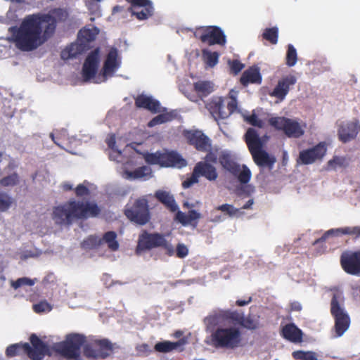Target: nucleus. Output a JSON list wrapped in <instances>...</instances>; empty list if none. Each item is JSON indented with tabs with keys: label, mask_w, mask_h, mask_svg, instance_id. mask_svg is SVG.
<instances>
[{
	"label": "nucleus",
	"mask_w": 360,
	"mask_h": 360,
	"mask_svg": "<svg viewBox=\"0 0 360 360\" xmlns=\"http://www.w3.org/2000/svg\"><path fill=\"white\" fill-rule=\"evenodd\" d=\"M66 18V11L60 8L51 9L48 13L27 15L19 26L8 28L10 41L22 51L36 50L54 34L57 22Z\"/></svg>",
	"instance_id": "nucleus-1"
},
{
	"label": "nucleus",
	"mask_w": 360,
	"mask_h": 360,
	"mask_svg": "<svg viewBox=\"0 0 360 360\" xmlns=\"http://www.w3.org/2000/svg\"><path fill=\"white\" fill-rule=\"evenodd\" d=\"M100 213L101 209L95 202L70 199L53 207L51 218L56 225L69 227L76 221L96 217Z\"/></svg>",
	"instance_id": "nucleus-2"
},
{
	"label": "nucleus",
	"mask_w": 360,
	"mask_h": 360,
	"mask_svg": "<svg viewBox=\"0 0 360 360\" xmlns=\"http://www.w3.org/2000/svg\"><path fill=\"white\" fill-rule=\"evenodd\" d=\"M245 140L256 165L271 169L276 160L262 149V142L257 131L253 128H249L245 134Z\"/></svg>",
	"instance_id": "nucleus-3"
},
{
	"label": "nucleus",
	"mask_w": 360,
	"mask_h": 360,
	"mask_svg": "<svg viewBox=\"0 0 360 360\" xmlns=\"http://www.w3.org/2000/svg\"><path fill=\"white\" fill-rule=\"evenodd\" d=\"M330 314L335 321V336L341 337L349 327L350 318L344 308V298L340 292L333 295L330 302Z\"/></svg>",
	"instance_id": "nucleus-4"
},
{
	"label": "nucleus",
	"mask_w": 360,
	"mask_h": 360,
	"mask_svg": "<svg viewBox=\"0 0 360 360\" xmlns=\"http://www.w3.org/2000/svg\"><path fill=\"white\" fill-rule=\"evenodd\" d=\"M156 248H163L168 256H172L174 254L173 245L166 240L165 235L159 233H150L143 231L139 237L136 254Z\"/></svg>",
	"instance_id": "nucleus-5"
},
{
	"label": "nucleus",
	"mask_w": 360,
	"mask_h": 360,
	"mask_svg": "<svg viewBox=\"0 0 360 360\" xmlns=\"http://www.w3.org/2000/svg\"><path fill=\"white\" fill-rule=\"evenodd\" d=\"M213 345L217 348L235 349L241 344V333L238 328H218L211 335Z\"/></svg>",
	"instance_id": "nucleus-6"
},
{
	"label": "nucleus",
	"mask_w": 360,
	"mask_h": 360,
	"mask_svg": "<svg viewBox=\"0 0 360 360\" xmlns=\"http://www.w3.org/2000/svg\"><path fill=\"white\" fill-rule=\"evenodd\" d=\"M85 342V337L80 334L68 335L65 340L58 342L55 350L64 358L77 360L80 357L81 347Z\"/></svg>",
	"instance_id": "nucleus-7"
},
{
	"label": "nucleus",
	"mask_w": 360,
	"mask_h": 360,
	"mask_svg": "<svg viewBox=\"0 0 360 360\" xmlns=\"http://www.w3.org/2000/svg\"><path fill=\"white\" fill-rule=\"evenodd\" d=\"M124 214L131 222L138 225H145L150 219L148 201L146 197H141L134 202L131 205H127Z\"/></svg>",
	"instance_id": "nucleus-8"
},
{
	"label": "nucleus",
	"mask_w": 360,
	"mask_h": 360,
	"mask_svg": "<svg viewBox=\"0 0 360 360\" xmlns=\"http://www.w3.org/2000/svg\"><path fill=\"white\" fill-rule=\"evenodd\" d=\"M194 37L202 43L209 46H224L226 37L221 27L215 25L202 26L197 27L193 33Z\"/></svg>",
	"instance_id": "nucleus-9"
},
{
	"label": "nucleus",
	"mask_w": 360,
	"mask_h": 360,
	"mask_svg": "<svg viewBox=\"0 0 360 360\" xmlns=\"http://www.w3.org/2000/svg\"><path fill=\"white\" fill-rule=\"evenodd\" d=\"M222 167L231 175L237 178L240 184H247L251 179V172L245 165H240L235 162L229 154H222L219 158Z\"/></svg>",
	"instance_id": "nucleus-10"
},
{
	"label": "nucleus",
	"mask_w": 360,
	"mask_h": 360,
	"mask_svg": "<svg viewBox=\"0 0 360 360\" xmlns=\"http://www.w3.org/2000/svg\"><path fill=\"white\" fill-rule=\"evenodd\" d=\"M203 176L210 181H215L218 177L216 168L207 162H198L194 167L191 176L182 183L184 188H188L198 182V178Z\"/></svg>",
	"instance_id": "nucleus-11"
},
{
	"label": "nucleus",
	"mask_w": 360,
	"mask_h": 360,
	"mask_svg": "<svg viewBox=\"0 0 360 360\" xmlns=\"http://www.w3.org/2000/svg\"><path fill=\"white\" fill-rule=\"evenodd\" d=\"M269 124L275 129L283 131L288 137L299 138L304 134V130L300 124L284 117H274L269 120Z\"/></svg>",
	"instance_id": "nucleus-12"
},
{
	"label": "nucleus",
	"mask_w": 360,
	"mask_h": 360,
	"mask_svg": "<svg viewBox=\"0 0 360 360\" xmlns=\"http://www.w3.org/2000/svg\"><path fill=\"white\" fill-rule=\"evenodd\" d=\"M112 352V345L107 339L96 340L84 348V354L87 358L105 359Z\"/></svg>",
	"instance_id": "nucleus-13"
},
{
	"label": "nucleus",
	"mask_w": 360,
	"mask_h": 360,
	"mask_svg": "<svg viewBox=\"0 0 360 360\" xmlns=\"http://www.w3.org/2000/svg\"><path fill=\"white\" fill-rule=\"evenodd\" d=\"M187 143L197 150L207 152L211 149V142L207 136L198 129H185L182 132Z\"/></svg>",
	"instance_id": "nucleus-14"
},
{
	"label": "nucleus",
	"mask_w": 360,
	"mask_h": 360,
	"mask_svg": "<svg viewBox=\"0 0 360 360\" xmlns=\"http://www.w3.org/2000/svg\"><path fill=\"white\" fill-rule=\"evenodd\" d=\"M342 269L347 274L360 276V249L344 251L340 258Z\"/></svg>",
	"instance_id": "nucleus-15"
},
{
	"label": "nucleus",
	"mask_w": 360,
	"mask_h": 360,
	"mask_svg": "<svg viewBox=\"0 0 360 360\" xmlns=\"http://www.w3.org/2000/svg\"><path fill=\"white\" fill-rule=\"evenodd\" d=\"M327 148L325 143L321 142L315 146L301 150L297 158V163L301 165H311L316 161L321 160L326 154Z\"/></svg>",
	"instance_id": "nucleus-16"
},
{
	"label": "nucleus",
	"mask_w": 360,
	"mask_h": 360,
	"mask_svg": "<svg viewBox=\"0 0 360 360\" xmlns=\"http://www.w3.org/2000/svg\"><path fill=\"white\" fill-rule=\"evenodd\" d=\"M30 341L32 347L30 344L25 345L27 356L32 360H42L44 356L49 352V346L34 333L30 336Z\"/></svg>",
	"instance_id": "nucleus-17"
},
{
	"label": "nucleus",
	"mask_w": 360,
	"mask_h": 360,
	"mask_svg": "<svg viewBox=\"0 0 360 360\" xmlns=\"http://www.w3.org/2000/svg\"><path fill=\"white\" fill-rule=\"evenodd\" d=\"M129 2L131 4L130 12L138 20H144L153 16L154 7L150 0H129Z\"/></svg>",
	"instance_id": "nucleus-18"
},
{
	"label": "nucleus",
	"mask_w": 360,
	"mask_h": 360,
	"mask_svg": "<svg viewBox=\"0 0 360 360\" xmlns=\"http://www.w3.org/2000/svg\"><path fill=\"white\" fill-rule=\"evenodd\" d=\"M121 59L119 58L118 50L115 47H111L108 53L102 68L103 81L107 77L113 76L114 73L120 67Z\"/></svg>",
	"instance_id": "nucleus-19"
},
{
	"label": "nucleus",
	"mask_w": 360,
	"mask_h": 360,
	"mask_svg": "<svg viewBox=\"0 0 360 360\" xmlns=\"http://www.w3.org/2000/svg\"><path fill=\"white\" fill-rule=\"evenodd\" d=\"M100 58L99 48L92 51L85 59L82 68V77L85 82L93 79L97 72Z\"/></svg>",
	"instance_id": "nucleus-20"
},
{
	"label": "nucleus",
	"mask_w": 360,
	"mask_h": 360,
	"mask_svg": "<svg viewBox=\"0 0 360 360\" xmlns=\"http://www.w3.org/2000/svg\"><path fill=\"white\" fill-rule=\"evenodd\" d=\"M296 82L297 78L293 75L283 77L278 80L274 90L269 93V95L278 98L281 101H283L288 94L290 86H294Z\"/></svg>",
	"instance_id": "nucleus-21"
},
{
	"label": "nucleus",
	"mask_w": 360,
	"mask_h": 360,
	"mask_svg": "<svg viewBox=\"0 0 360 360\" xmlns=\"http://www.w3.org/2000/svg\"><path fill=\"white\" fill-rule=\"evenodd\" d=\"M243 313L238 311L222 310L219 313L211 315L206 318L210 323H217L219 321L223 320L229 321L233 325H240L243 321Z\"/></svg>",
	"instance_id": "nucleus-22"
},
{
	"label": "nucleus",
	"mask_w": 360,
	"mask_h": 360,
	"mask_svg": "<svg viewBox=\"0 0 360 360\" xmlns=\"http://www.w3.org/2000/svg\"><path fill=\"white\" fill-rule=\"evenodd\" d=\"M206 108L216 120H224L229 117V112H226V106L221 97L212 98L206 104Z\"/></svg>",
	"instance_id": "nucleus-23"
},
{
	"label": "nucleus",
	"mask_w": 360,
	"mask_h": 360,
	"mask_svg": "<svg viewBox=\"0 0 360 360\" xmlns=\"http://www.w3.org/2000/svg\"><path fill=\"white\" fill-rule=\"evenodd\" d=\"M359 131V127L357 122H348L340 125L338 134L340 141L342 143H347L354 139Z\"/></svg>",
	"instance_id": "nucleus-24"
},
{
	"label": "nucleus",
	"mask_w": 360,
	"mask_h": 360,
	"mask_svg": "<svg viewBox=\"0 0 360 360\" xmlns=\"http://www.w3.org/2000/svg\"><path fill=\"white\" fill-rule=\"evenodd\" d=\"M135 105L139 108L146 109L153 113L160 112V103L150 96L140 94L135 98Z\"/></svg>",
	"instance_id": "nucleus-25"
},
{
	"label": "nucleus",
	"mask_w": 360,
	"mask_h": 360,
	"mask_svg": "<svg viewBox=\"0 0 360 360\" xmlns=\"http://www.w3.org/2000/svg\"><path fill=\"white\" fill-rule=\"evenodd\" d=\"M186 165V160L177 153H160V166L182 167Z\"/></svg>",
	"instance_id": "nucleus-26"
},
{
	"label": "nucleus",
	"mask_w": 360,
	"mask_h": 360,
	"mask_svg": "<svg viewBox=\"0 0 360 360\" xmlns=\"http://www.w3.org/2000/svg\"><path fill=\"white\" fill-rule=\"evenodd\" d=\"M89 48V46H86L84 43H80L77 41L64 49L60 53V57L64 60L74 58L85 52Z\"/></svg>",
	"instance_id": "nucleus-27"
},
{
	"label": "nucleus",
	"mask_w": 360,
	"mask_h": 360,
	"mask_svg": "<svg viewBox=\"0 0 360 360\" xmlns=\"http://www.w3.org/2000/svg\"><path fill=\"white\" fill-rule=\"evenodd\" d=\"M281 334L284 339L291 342L297 343L302 341L303 333L294 323H288L284 326Z\"/></svg>",
	"instance_id": "nucleus-28"
},
{
	"label": "nucleus",
	"mask_w": 360,
	"mask_h": 360,
	"mask_svg": "<svg viewBox=\"0 0 360 360\" xmlns=\"http://www.w3.org/2000/svg\"><path fill=\"white\" fill-rule=\"evenodd\" d=\"M240 82L244 86H248L249 84H261L262 75L259 68L254 65L245 70L241 75Z\"/></svg>",
	"instance_id": "nucleus-29"
},
{
	"label": "nucleus",
	"mask_w": 360,
	"mask_h": 360,
	"mask_svg": "<svg viewBox=\"0 0 360 360\" xmlns=\"http://www.w3.org/2000/svg\"><path fill=\"white\" fill-rule=\"evenodd\" d=\"M99 32L100 30L97 27L93 25L85 26L79 31L77 41L89 46L90 42L96 39Z\"/></svg>",
	"instance_id": "nucleus-30"
},
{
	"label": "nucleus",
	"mask_w": 360,
	"mask_h": 360,
	"mask_svg": "<svg viewBox=\"0 0 360 360\" xmlns=\"http://www.w3.org/2000/svg\"><path fill=\"white\" fill-rule=\"evenodd\" d=\"M155 197L171 212H174L178 210L179 207L176 203L175 199L169 192L158 190L155 192Z\"/></svg>",
	"instance_id": "nucleus-31"
},
{
	"label": "nucleus",
	"mask_w": 360,
	"mask_h": 360,
	"mask_svg": "<svg viewBox=\"0 0 360 360\" xmlns=\"http://www.w3.org/2000/svg\"><path fill=\"white\" fill-rule=\"evenodd\" d=\"M195 93L200 97H206L214 91V84L210 81H198L193 84Z\"/></svg>",
	"instance_id": "nucleus-32"
},
{
	"label": "nucleus",
	"mask_w": 360,
	"mask_h": 360,
	"mask_svg": "<svg viewBox=\"0 0 360 360\" xmlns=\"http://www.w3.org/2000/svg\"><path fill=\"white\" fill-rule=\"evenodd\" d=\"M117 235L116 232L113 231H109L105 232L101 240V244L106 243L108 248L111 251H117L119 249L120 245L118 241L117 240Z\"/></svg>",
	"instance_id": "nucleus-33"
},
{
	"label": "nucleus",
	"mask_w": 360,
	"mask_h": 360,
	"mask_svg": "<svg viewBox=\"0 0 360 360\" xmlns=\"http://www.w3.org/2000/svg\"><path fill=\"white\" fill-rule=\"evenodd\" d=\"M184 341L180 340L177 342L163 341L155 344V349L159 352H169L174 349H176L178 347L182 345Z\"/></svg>",
	"instance_id": "nucleus-34"
},
{
	"label": "nucleus",
	"mask_w": 360,
	"mask_h": 360,
	"mask_svg": "<svg viewBox=\"0 0 360 360\" xmlns=\"http://www.w3.org/2000/svg\"><path fill=\"white\" fill-rule=\"evenodd\" d=\"M202 57L207 66L213 68L219 62V53L217 51L212 52L208 49H202Z\"/></svg>",
	"instance_id": "nucleus-35"
},
{
	"label": "nucleus",
	"mask_w": 360,
	"mask_h": 360,
	"mask_svg": "<svg viewBox=\"0 0 360 360\" xmlns=\"http://www.w3.org/2000/svg\"><path fill=\"white\" fill-rule=\"evenodd\" d=\"M26 344L28 343L20 342L9 345L6 349V356L8 358H11L18 355H20L22 354H25L27 355V350L25 347V345Z\"/></svg>",
	"instance_id": "nucleus-36"
},
{
	"label": "nucleus",
	"mask_w": 360,
	"mask_h": 360,
	"mask_svg": "<svg viewBox=\"0 0 360 360\" xmlns=\"http://www.w3.org/2000/svg\"><path fill=\"white\" fill-rule=\"evenodd\" d=\"M345 231H346V227L338 228V229H331L326 231L321 238L316 239L313 243V245H317L319 243L325 242L326 240L328 238H329V237H333V236L338 237V236H342V235H347Z\"/></svg>",
	"instance_id": "nucleus-37"
},
{
	"label": "nucleus",
	"mask_w": 360,
	"mask_h": 360,
	"mask_svg": "<svg viewBox=\"0 0 360 360\" xmlns=\"http://www.w3.org/2000/svg\"><path fill=\"white\" fill-rule=\"evenodd\" d=\"M175 117V115L173 112H169L165 113L160 114L155 117H153L148 124L149 127H153L156 125L166 123L167 122L172 121Z\"/></svg>",
	"instance_id": "nucleus-38"
},
{
	"label": "nucleus",
	"mask_w": 360,
	"mask_h": 360,
	"mask_svg": "<svg viewBox=\"0 0 360 360\" xmlns=\"http://www.w3.org/2000/svg\"><path fill=\"white\" fill-rule=\"evenodd\" d=\"M347 165L348 162L345 157L334 156L333 159L330 160L327 162V166L326 169L327 170H336L338 167H346Z\"/></svg>",
	"instance_id": "nucleus-39"
},
{
	"label": "nucleus",
	"mask_w": 360,
	"mask_h": 360,
	"mask_svg": "<svg viewBox=\"0 0 360 360\" xmlns=\"http://www.w3.org/2000/svg\"><path fill=\"white\" fill-rule=\"evenodd\" d=\"M264 39L269 41L271 44H276L278 39V29L277 27L264 29L262 33Z\"/></svg>",
	"instance_id": "nucleus-40"
},
{
	"label": "nucleus",
	"mask_w": 360,
	"mask_h": 360,
	"mask_svg": "<svg viewBox=\"0 0 360 360\" xmlns=\"http://www.w3.org/2000/svg\"><path fill=\"white\" fill-rule=\"evenodd\" d=\"M297 61V51L293 45L288 44L285 57V63L288 67H292L296 64Z\"/></svg>",
	"instance_id": "nucleus-41"
},
{
	"label": "nucleus",
	"mask_w": 360,
	"mask_h": 360,
	"mask_svg": "<svg viewBox=\"0 0 360 360\" xmlns=\"http://www.w3.org/2000/svg\"><path fill=\"white\" fill-rule=\"evenodd\" d=\"M150 173L151 169L146 166L140 167L131 172H127L128 177L134 179L143 178L146 175L150 174Z\"/></svg>",
	"instance_id": "nucleus-42"
},
{
	"label": "nucleus",
	"mask_w": 360,
	"mask_h": 360,
	"mask_svg": "<svg viewBox=\"0 0 360 360\" xmlns=\"http://www.w3.org/2000/svg\"><path fill=\"white\" fill-rule=\"evenodd\" d=\"M101 245V240L94 236H89L81 244L84 249H94Z\"/></svg>",
	"instance_id": "nucleus-43"
},
{
	"label": "nucleus",
	"mask_w": 360,
	"mask_h": 360,
	"mask_svg": "<svg viewBox=\"0 0 360 360\" xmlns=\"http://www.w3.org/2000/svg\"><path fill=\"white\" fill-rule=\"evenodd\" d=\"M18 182L19 176L15 172L0 179V185L4 187L15 186Z\"/></svg>",
	"instance_id": "nucleus-44"
},
{
	"label": "nucleus",
	"mask_w": 360,
	"mask_h": 360,
	"mask_svg": "<svg viewBox=\"0 0 360 360\" xmlns=\"http://www.w3.org/2000/svg\"><path fill=\"white\" fill-rule=\"evenodd\" d=\"M12 203V198L6 193L0 191V212H6L8 210Z\"/></svg>",
	"instance_id": "nucleus-45"
},
{
	"label": "nucleus",
	"mask_w": 360,
	"mask_h": 360,
	"mask_svg": "<svg viewBox=\"0 0 360 360\" xmlns=\"http://www.w3.org/2000/svg\"><path fill=\"white\" fill-rule=\"evenodd\" d=\"M292 356L300 360H318L314 352L296 351L292 353Z\"/></svg>",
	"instance_id": "nucleus-46"
},
{
	"label": "nucleus",
	"mask_w": 360,
	"mask_h": 360,
	"mask_svg": "<svg viewBox=\"0 0 360 360\" xmlns=\"http://www.w3.org/2000/svg\"><path fill=\"white\" fill-rule=\"evenodd\" d=\"M228 65L231 72L233 75H238L245 68V65L237 59L229 60Z\"/></svg>",
	"instance_id": "nucleus-47"
},
{
	"label": "nucleus",
	"mask_w": 360,
	"mask_h": 360,
	"mask_svg": "<svg viewBox=\"0 0 360 360\" xmlns=\"http://www.w3.org/2000/svg\"><path fill=\"white\" fill-rule=\"evenodd\" d=\"M239 326L249 330H255L258 328L259 323L250 317L245 318L243 315V321L240 323Z\"/></svg>",
	"instance_id": "nucleus-48"
},
{
	"label": "nucleus",
	"mask_w": 360,
	"mask_h": 360,
	"mask_svg": "<svg viewBox=\"0 0 360 360\" xmlns=\"http://www.w3.org/2000/svg\"><path fill=\"white\" fill-rule=\"evenodd\" d=\"M244 120L254 127H257L259 128H262L264 127V122L262 120L259 119L257 115L255 113H252L250 115L245 116Z\"/></svg>",
	"instance_id": "nucleus-49"
},
{
	"label": "nucleus",
	"mask_w": 360,
	"mask_h": 360,
	"mask_svg": "<svg viewBox=\"0 0 360 360\" xmlns=\"http://www.w3.org/2000/svg\"><path fill=\"white\" fill-rule=\"evenodd\" d=\"M216 210L226 212L227 214H229L230 217L236 215L239 211L238 209L235 208L232 205L230 204H223L221 205H219L216 207Z\"/></svg>",
	"instance_id": "nucleus-50"
},
{
	"label": "nucleus",
	"mask_w": 360,
	"mask_h": 360,
	"mask_svg": "<svg viewBox=\"0 0 360 360\" xmlns=\"http://www.w3.org/2000/svg\"><path fill=\"white\" fill-rule=\"evenodd\" d=\"M34 284V282L28 278L23 277L17 279L15 281L12 282V287L15 289H18L23 285L32 286Z\"/></svg>",
	"instance_id": "nucleus-51"
},
{
	"label": "nucleus",
	"mask_w": 360,
	"mask_h": 360,
	"mask_svg": "<svg viewBox=\"0 0 360 360\" xmlns=\"http://www.w3.org/2000/svg\"><path fill=\"white\" fill-rule=\"evenodd\" d=\"M51 309V306L46 301H41L33 305V310L36 313L50 311Z\"/></svg>",
	"instance_id": "nucleus-52"
},
{
	"label": "nucleus",
	"mask_w": 360,
	"mask_h": 360,
	"mask_svg": "<svg viewBox=\"0 0 360 360\" xmlns=\"http://www.w3.org/2000/svg\"><path fill=\"white\" fill-rule=\"evenodd\" d=\"M145 160L150 165H160V153H148L145 155Z\"/></svg>",
	"instance_id": "nucleus-53"
},
{
	"label": "nucleus",
	"mask_w": 360,
	"mask_h": 360,
	"mask_svg": "<svg viewBox=\"0 0 360 360\" xmlns=\"http://www.w3.org/2000/svg\"><path fill=\"white\" fill-rule=\"evenodd\" d=\"M188 255V249L186 245L178 243L176 248V255L179 258H184Z\"/></svg>",
	"instance_id": "nucleus-54"
},
{
	"label": "nucleus",
	"mask_w": 360,
	"mask_h": 360,
	"mask_svg": "<svg viewBox=\"0 0 360 360\" xmlns=\"http://www.w3.org/2000/svg\"><path fill=\"white\" fill-rule=\"evenodd\" d=\"M238 108V102L236 98L233 96H230V101L226 106V112H229V116Z\"/></svg>",
	"instance_id": "nucleus-55"
},
{
	"label": "nucleus",
	"mask_w": 360,
	"mask_h": 360,
	"mask_svg": "<svg viewBox=\"0 0 360 360\" xmlns=\"http://www.w3.org/2000/svg\"><path fill=\"white\" fill-rule=\"evenodd\" d=\"M175 220L181 223L183 226H187L189 224V220H188L187 214L179 210L176 213Z\"/></svg>",
	"instance_id": "nucleus-56"
},
{
	"label": "nucleus",
	"mask_w": 360,
	"mask_h": 360,
	"mask_svg": "<svg viewBox=\"0 0 360 360\" xmlns=\"http://www.w3.org/2000/svg\"><path fill=\"white\" fill-rule=\"evenodd\" d=\"M187 217L188 220H189V224L195 221L194 225L196 226L198 223L197 221L201 218V214L194 210H191L188 212Z\"/></svg>",
	"instance_id": "nucleus-57"
},
{
	"label": "nucleus",
	"mask_w": 360,
	"mask_h": 360,
	"mask_svg": "<svg viewBox=\"0 0 360 360\" xmlns=\"http://www.w3.org/2000/svg\"><path fill=\"white\" fill-rule=\"evenodd\" d=\"M75 194L77 197H83L89 194V188L83 184H79L75 188Z\"/></svg>",
	"instance_id": "nucleus-58"
},
{
	"label": "nucleus",
	"mask_w": 360,
	"mask_h": 360,
	"mask_svg": "<svg viewBox=\"0 0 360 360\" xmlns=\"http://www.w3.org/2000/svg\"><path fill=\"white\" fill-rule=\"evenodd\" d=\"M345 233L347 235L354 236L355 237H360V226H347Z\"/></svg>",
	"instance_id": "nucleus-59"
},
{
	"label": "nucleus",
	"mask_w": 360,
	"mask_h": 360,
	"mask_svg": "<svg viewBox=\"0 0 360 360\" xmlns=\"http://www.w3.org/2000/svg\"><path fill=\"white\" fill-rule=\"evenodd\" d=\"M290 307L291 311H300L302 309V304L297 301L292 302Z\"/></svg>",
	"instance_id": "nucleus-60"
},
{
	"label": "nucleus",
	"mask_w": 360,
	"mask_h": 360,
	"mask_svg": "<svg viewBox=\"0 0 360 360\" xmlns=\"http://www.w3.org/2000/svg\"><path fill=\"white\" fill-rule=\"evenodd\" d=\"M106 143L110 148L114 149L116 143L115 135H112L110 137H109L106 140Z\"/></svg>",
	"instance_id": "nucleus-61"
},
{
	"label": "nucleus",
	"mask_w": 360,
	"mask_h": 360,
	"mask_svg": "<svg viewBox=\"0 0 360 360\" xmlns=\"http://www.w3.org/2000/svg\"><path fill=\"white\" fill-rule=\"evenodd\" d=\"M252 302V297H249L248 300H238L236 302V305L237 306H239V307H243V306H245L247 304H248L249 303H250Z\"/></svg>",
	"instance_id": "nucleus-62"
},
{
	"label": "nucleus",
	"mask_w": 360,
	"mask_h": 360,
	"mask_svg": "<svg viewBox=\"0 0 360 360\" xmlns=\"http://www.w3.org/2000/svg\"><path fill=\"white\" fill-rule=\"evenodd\" d=\"M205 162H217V157L214 154L212 153H209L207 154L205 157Z\"/></svg>",
	"instance_id": "nucleus-63"
},
{
	"label": "nucleus",
	"mask_w": 360,
	"mask_h": 360,
	"mask_svg": "<svg viewBox=\"0 0 360 360\" xmlns=\"http://www.w3.org/2000/svg\"><path fill=\"white\" fill-rule=\"evenodd\" d=\"M254 203L253 199H250L242 207V209L248 210L250 209Z\"/></svg>",
	"instance_id": "nucleus-64"
}]
</instances>
